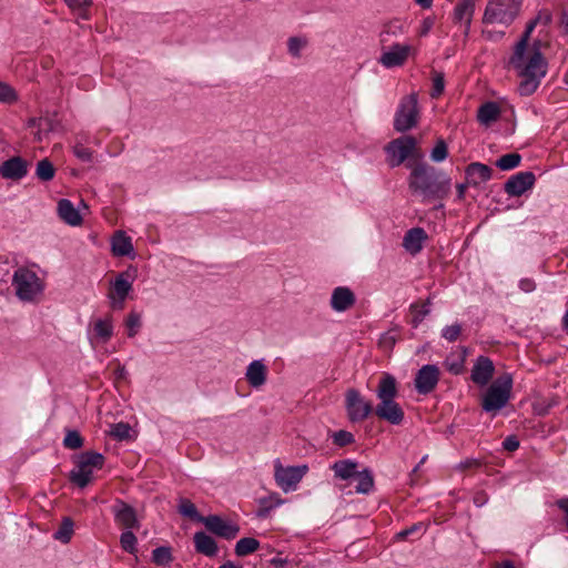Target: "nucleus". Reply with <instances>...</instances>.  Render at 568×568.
<instances>
[{
	"mask_svg": "<svg viewBox=\"0 0 568 568\" xmlns=\"http://www.w3.org/2000/svg\"><path fill=\"white\" fill-rule=\"evenodd\" d=\"M537 26V20H531L527 26H526V30L525 32L523 33L521 38L519 39V41L516 43L515 48H514V51H525V50H530V48L528 47V41H529V38H530V34L531 32L534 31V29L536 28Z\"/></svg>",
	"mask_w": 568,
	"mask_h": 568,
	"instance_id": "37998d69",
	"label": "nucleus"
},
{
	"mask_svg": "<svg viewBox=\"0 0 568 568\" xmlns=\"http://www.w3.org/2000/svg\"><path fill=\"white\" fill-rule=\"evenodd\" d=\"M418 121V95L413 92L400 100L394 116V130L399 133L407 132L415 128Z\"/></svg>",
	"mask_w": 568,
	"mask_h": 568,
	"instance_id": "0eeeda50",
	"label": "nucleus"
},
{
	"mask_svg": "<svg viewBox=\"0 0 568 568\" xmlns=\"http://www.w3.org/2000/svg\"><path fill=\"white\" fill-rule=\"evenodd\" d=\"M260 547V541L252 537L241 538L235 545V554L239 557L247 556L256 551Z\"/></svg>",
	"mask_w": 568,
	"mask_h": 568,
	"instance_id": "72a5a7b5",
	"label": "nucleus"
},
{
	"mask_svg": "<svg viewBox=\"0 0 568 568\" xmlns=\"http://www.w3.org/2000/svg\"><path fill=\"white\" fill-rule=\"evenodd\" d=\"M28 163L20 156H13L0 165V174L4 179L20 180L27 175Z\"/></svg>",
	"mask_w": 568,
	"mask_h": 568,
	"instance_id": "aec40b11",
	"label": "nucleus"
},
{
	"mask_svg": "<svg viewBox=\"0 0 568 568\" xmlns=\"http://www.w3.org/2000/svg\"><path fill=\"white\" fill-rule=\"evenodd\" d=\"M131 426L128 423H116L112 425L110 435L118 440H125L130 438Z\"/></svg>",
	"mask_w": 568,
	"mask_h": 568,
	"instance_id": "79ce46f5",
	"label": "nucleus"
},
{
	"mask_svg": "<svg viewBox=\"0 0 568 568\" xmlns=\"http://www.w3.org/2000/svg\"><path fill=\"white\" fill-rule=\"evenodd\" d=\"M427 233L422 227H413L406 232L403 239L405 250L415 255L423 250V244L427 240Z\"/></svg>",
	"mask_w": 568,
	"mask_h": 568,
	"instance_id": "5701e85b",
	"label": "nucleus"
},
{
	"mask_svg": "<svg viewBox=\"0 0 568 568\" xmlns=\"http://www.w3.org/2000/svg\"><path fill=\"white\" fill-rule=\"evenodd\" d=\"M463 367H464V358H462L458 362H454V363L449 364L448 371L455 375H458L463 372Z\"/></svg>",
	"mask_w": 568,
	"mask_h": 568,
	"instance_id": "680f3d73",
	"label": "nucleus"
},
{
	"mask_svg": "<svg viewBox=\"0 0 568 568\" xmlns=\"http://www.w3.org/2000/svg\"><path fill=\"white\" fill-rule=\"evenodd\" d=\"M521 162V155L519 153L513 152L501 155L496 161V166L503 171H509L517 168Z\"/></svg>",
	"mask_w": 568,
	"mask_h": 568,
	"instance_id": "c9c22d12",
	"label": "nucleus"
},
{
	"mask_svg": "<svg viewBox=\"0 0 568 568\" xmlns=\"http://www.w3.org/2000/svg\"><path fill=\"white\" fill-rule=\"evenodd\" d=\"M397 394L395 377L388 373L383 374L376 389L379 403L374 408V414L390 425H400L405 417L403 408L395 400Z\"/></svg>",
	"mask_w": 568,
	"mask_h": 568,
	"instance_id": "7ed1b4c3",
	"label": "nucleus"
},
{
	"mask_svg": "<svg viewBox=\"0 0 568 568\" xmlns=\"http://www.w3.org/2000/svg\"><path fill=\"white\" fill-rule=\"evenodd\" d=\"M94 333L95 336L102 339L103 342H108L113 335V324L111 317L99 318L94 322Z\"/></svg>",
	"mask_w": 568,
	"mask_h": 568,
	"instance_id": "473e14b6",
	"label": "nucleus"
},
{
	"mask_svg": "<svg viewBox=\"0 0 568 568\" xmlns=\"http://www.w3.org/2000/svg\"><path fill=\"white\" fill-rule=\"evenodd\" d=\"M307 470V465L283 467L276 463L274 477L281 489L288 493L296 489Z\"/></svg>",
	"mask_w": 568,
	"mask_h": 568,
	"instance_id": "9d476101",
	"label": "nucleus"
},
{
	"mask_svg": "<svg viewBox=\"0 0 568 568\" xmlns=\"http://www.w3.org/2000/svg\"><path fill=\"white\" fill-rule=\"evenodd\" d=\"M9 277L8 263H0V282H7Z\"/></svg>",
	"mask_w": 568,
	"mask_h": 568,
	"instance_id": "338daca9",
	"label": "nucleus"
},
{
	"mask_svg": "<svg viewBox=\"0 0 568 568\" xmlns=\"http://www.w3.org/2000/svg\"><path fill=\"white\" fill-rule=\"evenodd\" d=\"M557 506L566 514L565 524L568 528V497L557 500Z\"/></svg>",
	"mask_w": 568,
	"mask_h": 568,
	"instance_id": "e2e57ef3",
	"label": "nucleus"
},
{
	"mask_svg": "<svg viewBox=\"0 0 568 568\" xmlns=\"http://www.w3.org/2000/svg\"><path fill=\"white\" fill-rule=\"evenodd\" d=\"M535 174L530 171L518 172L505 183V192L509 196H520L535 184Z\"/></svg>",
	"mask_w": 568,
	"mask_h": 568,
	"instance_id": "f3484780",
	"label": "nucleus"
},
{
	"mask_svg": "<svg viewBox=\"0 0 568 568\" xmlns=\"http://www.w3.org/2000/svg\"><path fill=\"white\" fill-rule=\"evenodd\" d=\"M195 550L207 557H214L217 552V544L213 537L204 531H197L193 537Z\"/></svg>",
	"mask_w": 568,
	"mask_h": 568,
	"instance_id": "393cba45",
	"label": "nucleus"
},
{
	"mask_svg": "<svg viewBox=\"0 0 568 568\" xmlns=\"http://www.w3.org/2000/svg\"><path fill=\"white\" fill-rule=\"evenodd\" d=\"M73 153L82 162H91L93 158L92 151L82 144H77L73 148Z\"/></svg>",
	"mask_w": 568,
	"mask_h": 568,
	"instance_id": "3c124183",
	"label": "nucleus"
},
{
	"mask_svg": "<svg viewBox=\"0 0 568 568\" xmlns=\"http://www.w3.org/2000/svg\"><path fill=\"white\" fill-rule=\"evenodd\" d=\"M136 537L131 529H125L120 536V544L124 551L134 555L136 552Z\"/></svg>",
	"mask_w": 568,
	"mask_h": 568,
	"instance_id": "58836bf2",
	"label": "nucleus"
},
{
	"mask_svg": "<svg viewBox=\"0 0 568 568\" xmlns=\"http://www.w3.org/2000/svg\"><path fill=\"white\" fill-rule=\"evenodd\" d=\"M111 510L114 516V521L124 529L140 527L135 509L125 501L116 499Z\"/></svg>",
	"mask_w": 568,
	"mask_h": 568,
	"instance_id": "dca6fc26",
	"label": "nucleus"
},
{
	"mask_svg": "<svg viewBox=\"0 0 568 568\" xmlns=\"http://www.w3.org/2000/svg\"><path fill=\"white\" fill-rule=\"evenodd\" d=\"M55 169L49 159H42L37 163L36 175L39 180L48 182L54 178Z\"/></svg>",
	"mask_w": 568,
	"mask_h": 568,
	"instance_id": "f704fd0d",
	"label": "nucleus"
},
{
	"mask_svg": "<svg viewBox=\"0 0 568 568\" xmlns=\"http://www.w3.org/2000/svg\"><path fill=\"white\" fill-rule=\"evenodd\" d=\"M513 389V376L508 373L497 377L483 396L481 407L487 413H497L503 409L510 399Z\"/></svg>",
	"mask_w": 568,
	"mask_h": 568,
	"instance_id": "39448f33",
	"label": "nucleus"
},
{
	"mask_svg": "<svg viewBox=\"0 0 568 568\" xmlns=\"http://www.w3.org/2000/svg\"><path fill=\"white\" fill-rule=\"evenodd\" d=\"M152 561L158 566H169L173 561L170 547L161 546L152 551Z\"/></svg>",
	"mask_w": 568,
	"mask_h": 568,
	"instance_id": "4c0bfd02",
	"label": "nucleus"
},
{
	"mask_svg": "<svg viewBox=\"0 0 568 568\" xmlns=\"http://www.w3.org/2000/svg\"><path fill=\"white\" fill-rule=\"evenodd\" d=\"M63 445L69 449H79L83 446V438L78 430L69 429L63 439Z\"/></svg>",
	"mask_w": 568,
	"mask_h": 568,
	"instance_id": "ea45409f",
	"label": "nucleus"
},
{
	"mask_svg": "<svg viewBox=\"0 0 568 568\" xmlns=\"http://www.w3.org/2000/svg\"><path fill=\"white\" fill-rule=\"evenodd\" d=\"M356 303L354 292L347 286H337L333 290L329 305L338 313L345 312Z\"/></svg>",
	"mask_w": 568,
	"mask_h": 568,
	"instance_id": "6ab92c4d",
	"label": "nucleus"
},
{
	"mask_svg": "<svg viewBox=\"0 0 568 568\" xmlns=\"http://www.w3.org/2000/svg\"><path fill=\"white\" fill-rule=\"evenodd\" d=\"M276 506L273 504L271 499L263 498L261 499V507L257 510V517L265 518L268 516L270 511Z\"/></svg>",
	"mask_w": 568,
	"mask_h": 568,
	"instance_id": "5fc2aeb1",
	"label": "nucleus"
},
{
	"mask_svg": "<svg viewBox=\"0 0 568 568\" xmlns=\"http://www.w3.org/2000/svg\"><path fill=\"white\" fill-rule=\"evenodd\" d=\"M495 366L493 361L484 355L476 358L471 368L470 379L479 386L487 385L493 378Z\"/></svg>",
	"mask_w": 568,
	"mask_h": 568,
	"instance_id": "a211bd4d",
	"label": "nucleus"
},
{
	"mask_svg": "<svg viewBox=\"0 0 568 568\" xmlns=\"http://www.w3.org/2000/svg\"><path fill=\"white\" fill-rule=\"evenodd\" d=\"M508 65L521 78L518 92L523 97L531 95L538 89L548 68V63L537 44L532 45L530 50L514 51Z\"/></svg>",
	"mask_w": 568,
	"mask_h": 568,
	"instance_id": "f03ea898",
	"label": "nucleus"
},
{
	"mask_svg": "<svg viewBox=\"0 0 568 568\" xmlns=\"http://www.w3.org/2000/svg\"><path fill=\"white\" fill-rule=\"evenodd\" d=\"M408 187L413 194L422 196L423 202L443 201L447 197L452 180L444 171L425 162L408 164Z\"/></svg>",
	"mask_w": 568,
	"mask_h": 568,
	"instance_id": "f257e3e1",
	"label": "nucleus"
},
{
	"mask_svg": "<svg viewBox=\"0 0 568 568\" xmlns=\"http://www.w3.org/2000/svg\"><path fill=\"white\" fill-rule=\"evenodd\" d=\"M17 100L14 90L7 83L0 82V102L11 103Z\"/></svg>",
	"mask_w": 568,
	"mask_h": 568,
	"instance_id": "09e8293b",
	"label": "nucleus"
},
{
	"mask_svg": "<svg viewBox=\"0 0 568 568\" xmlns=\"http://www.w3.org/2000/svg\"><path fill=\"white\" fill-rule=\"evenodd\" d=\"M474 11L475 0H459L454 10L455 20L459 22L465 20L467 28H469Z\"/></svg>",
	"mask_w": 568,
	"mask_h": 568,
	"instance_id": "c85d7f7f",
	"label": "nucleus"
},
{
	"mask_svg": "<svg viewBox=\"0 0 568 568\" xmlns=\"http://www.w3.org/2000/svg\"><path fill=\"white\" fill-rule=\"evenodd\" d=\"M523 0H488L481 22L508 28L519 16Z\"/></svg>",
	"mask_w": 568,
	"mask_h": 568,
	"instance_id": "20e7f679",
	"label": "nucleus"
},
{
	"mask_svg": "<svg viewBox=\"0 0 568 568\" xmlns=\"http://www.w3.org/2000/svg\"><path fill=\"white\" fill-rule=\"evenodd\" d=\"M379 343L384 346L393 347L396 343V336L388 332L381 337Z\"/></svg>",
	"mask_w": 568,
	"mask_h": 568,
	"instance_id": "052dcab7",
	"label": "nucleus"
},
{
	"mask_svg": "<svg viewBox=\"0 0 568 568\" xmlns=\"http://www.w3.org/2000/svg\"><path fill=\"white\" fill-rule=\"evenodd\" d=\"M358 464L352 459L337 460L332 465V469L336 477L347 480L357 473Z\"/></svg>",
	"mask_w": 568,
	"mask_h": 568,
	"instance_id": "cd10ccee",
	"label": "nucleus"
},
{
	"mask_svg": "<svg viewBox=\"0 0 568 568\" xmlns=\"http://www.w3.org/2000/svg\"><path fill=\"white\" fill-rule=\"evenodd\" d=\"M519 287L525 293H530L536 288V283L531 278H523L519 282Z\"/></svg>",
	"mask_w": 568,
	"mask_h": 568,
	"instance_id": "13d9d810",
	"label": "nucleus"
},
{
	"mask_svg": "<svg viewBox=\"0 0 568 568\" xmlns=\"http://www.w3.org/2000/svg\"><path fill=\"white\" fill-rule=\"evenodd\" d=\"M354 477L357 479V486L355 487L356 493L366 495L372 491L374 477L368 468H364L361 471L357 470Z\"/></svg>",
	"mask_w": 568,
	"mask_h": 568,
	"instance_id": "7c9ffc66",
	"label": "nucleus"
},
{
	"mask_svg": "<svg viewBox=\"0 0 568 568\" xmlns=\"http://www.w3.org/2000/svg\"><path fill=\"white\" fill-rule=\"evenodd\" d=\"M416 143V139L412 135H403L390 141L386 146L389 165L392 168L400 165L413 153Z\"/></svg>",
	"mask_w": 568,
	"mask_h": 568,
	"instance_id": "f8f14e48",
	"label": "nucleus"
},
{
	"mask_svg": "<svg viewBox=\"0 0 568 568\" xmlns=\"http://www.w3.org/2000/svg\"><path fill=\"white\" fill-rule=\"evenodd\" d=\"M345 408L347 417L352 423L363 422L374 413L372 403L365 399L361 392L355 388H349L346 392Z\"/></svg>",
	"mask_w": 568,
	"mask_h": 568,
	"instance_id": "1a4fd4ad",
	"label": "nucleus"
},
{
	"mask_svg": "<svg viewBox=\"0 0 568 568\" xmlns=\"http://www.w3.org/2000/svg\"><path fill=\"white\" fill-rule=\"evenodd\" d=\"M422 528V523H418V524H414L412 525L410 527L406 528V529H403L400 530L396 537L398 539H405L406 537H408L409 535H413L414 532H416L417 530H419Z\"/></svg>",
	"mask_w": 568,
	"mask_h": 568,
	"instance_id": "4d7b16f0",
	"label": "nucleus"
},
{
	"mask_svg": "<svg viewBox=\"0 0 568 568\" xmlns=\"http://www.w3.org/2000/svg\"><path fill=\"white\" fill-rule=\"evenodd\" d=\"M179 513L194 521L203 524L206 517L199 514L195 505L187 498H180L178 505Z\"/></svg>",
	"mask_w": 568,
	"mask_h": 568,
	"instance_id": "2f4dec72",
	"label": "nucleus"
},
{
	"mask_svg": "<svg viewBox=\"0 0 568 568\" xmlns=\"http://www.w3.org/2000/svg\"><path fill=\"white\" fill-rule=\"evenodd\" d=\"M65 4L73 10H88L92 6V0H63Z\"/></svg>",
	"mask_w": 568,
	"mask_h": 568,
	"instance_id": "864d4df0",
	"label": "nucleus"
},
{
	"mask_svg": "<svg viewBox=\"0 0 568 568\" xmlns=\"http://www.w3.org/2000/svg\"><path fill=\"white\" fill-rule=\"evenodd\" d=\"M305 44H306L305 40L297 38V37H292L288 39V42H287L288 52L293 57L298 58L301 55V50L305 47Z\"/></svg>",
	"mask_w": 568,
	"mask_h": 568,
	"instance_id": "de8ad7c7",
	"label": "nucleus"
},
{
	"mask_svg": "<svg viewBox=\"0 0 568 568\" xmlns=\"http://www.w3.org/2000/svg\"><path fill=\"white\" fill-rule=\"evenodd\" d=\"M480 464L477 459H466L464 462H460V464L458 465V467L460 469H468V468H471V467H478Z\"/></svg>",
	"mask_w": 568,
	"mask_h": 568,
	"instance_id": "0e129e2a",
	"label": "nucleus"
},
{
	"mask_svg": "<svg viewBox=\"0 0 568 568\" xmlns=\"http://www.w3.org/2000/svg\"><path fill=\"white\" fill-rule=\"evenodd\" d=\"M465 174L467 184L476 186L480 183L490 180L493 175V170L490 166L483 164L480 162H473L467 165Z\"/></svg>",
	"mask_w": 568,
	"mask_h": 568,
	"instance_id": "412c9836",
	"label": "nucleus"
},
{
	"mask_svg": "<svg viewBox=\"0 0 568 568\" xmlns=\"http://www.w3.org/2000/svg\"><path fill=\"white\" fill-rule=\"evenodd\" d=\"M432 300L428 297L423 304L413 303L409 306V311L413 315L410 324L414 328H417L419 324L430 314Z\"/></svg>",
	"mask_w": 568,
	"mask_h": 568,
	"instance_id": "c756f323",
	"label": "nucleus"
},
{
	"mask_svg": "<svg viewBox=\"0 0 568 568\" xmlns=\"http://www.w3.org/2000/svg\"><path fill=\"white\" fill-rule=\"evenodd\" d=\"M460 334L462 325L459 323L447 325L442 329V337L450 343L457 341Z\"/></svg>",
	"mask_w": 568,
	"mask_h": 568,
	"instance_id": "a18cd8bd",
	"label": "nucleus"
},
{
	"mask_svg": "<svg viewBox=\"0 0 568 568\" xmlns=\"http://www.w3.org/2000/svg\"><path fill=\"white\" fill-rule=\"evenodd\" d=\"M444 75L442 73H437L433 79V88L430 92L432 98H438L444 92Z\"/></svg>",
	"mask_w": 568,
	"mask_h": 568,
	"instance_id": "8fccbe9b",
	"label": "nucleus"
},
{
	"mask_svg": "<svg viewBox=\"0 0 568 568\" xmlns=\"http://www.w3.org/2000/svg\"><path fill=\"white\" fill-rule=\"evenodd\" d=\"M131 291L132 281L130 280V274L128 272L119 273L114 281L110 283V290L106 295L111 308L116 311L123 310L125 300Z\"/></svg>",
	"mask_w": 568,
	"mask_h": 568,
	"instance_id": "9b49d317",
	"label": "nucleus"
},
{
	"mask_svg": "<svg viewBox=\"0 0 568 568\" xmlns=\"http://www.w3.org/2000/svg\"><path fill=\"white\" fill-rule=\"evenodd\" d=\"M128 336L134 337L141 327V315L136 312H130L125 320Z\"/></svg>",
	"mask_w": 568,
	"mask_h": 568,
	"instance_id": "a19ab883",
	"label": "nucleus"
},
{
	"mask_svg": "<svg viewBox=\"0 0 568 568\" xmlns=\"http://www.w3.org/2000/svg\"><path fill=\"white\" fill-rule=\"evenodd\" d=\"M73 534V521L70 517H64L59 529L53 534L54 539L67 544Z\"/></svg>",
	"mask_w": 568,
	"mask_h": 568,
	"instance_id": "e433bc0d",
	"label": "nucleus"
},
{
	"mask_svg": "<svg viewBox=\"0 0 568 568\" xmlns=\"http://www.w3.org/2000/svg\"><path fill=\"white\" fill-rule=\"evenodd\" d=\"M413 48L409 44L394 43L388 49H384L378 62L387 68L402 67L407 61Z\"/></svg>",
	"mask_w": 568,
	"mask_h": 568,
	"instance_id": "4468645a",
	"label": "nucleus"
},
{
	"mask_svg": "<svg viewBox=\"0 0 568 568\" xmlns=\"http://www.w3.org/2000/svg\"><path fill=\"white\" fill-rule=\"evenodd\" d=\"M503 447L505 450L515 452L519 448V440L515 435H510L504 439Z\"/></svg>",
	"mask_w": 568,
	"mask_h": 568,
	"instance_id": "6e6d98bb",
	"label": "nucleus"
},
{
	"mask_svg": "<svg viewBox=\"0 0 568 568\" xmlns=\"http://www.w3.org/2000/svg\"><path fill=\"white\" fill-rule=\"evenodd\" d=\"M535 20H537V23L548 24L551 21V14L548 11H540Z\"/></svg>",
	"mask_w": 568,
	"mask_h": 568,
	"instance_id": "69168bd1",
	"label": "nucleus"
},
{
	"mask_svg": "<svg viewBox=\"0 0 568 568\" xmlns=\"http://www.w3.org/2000/svg\"><path fill=\"white\" fill-rule=\"evenodd\" d=\"M203 525L212 534L226 540L234 539L240 532V526L231 521H225L217 515H210L203 521Z\"/></svg>",
	"mask_w": 568,
	"mask_h": 568,
	"instance_id": "2eb2a0df",
	"label": "nucleus"
},
{
	"mask_svg": "<svg viewBox=\"0 0 568 568\" xmlns=\"http://www.w3.org/2000/svg\"><path fill=\"white\" fill-rule=\"evenodd\" d=\"M561 327L564 332L568 333V308L561 318Z\"/></svg>",
	"mask_w": 568,
	"mask_h": 568,
	"instance_id": "774afa93",
	"label": "nucleus"
},
{
	"mask_svg": "<svg viewBox=\"0 0 568 568\" xmlns=\"http://www.w3.org/2000/svg\"><path fill=\"white\" fill-rule=\"evenodd\" d=\"M354 442V435L347 430L341 429L333 434V443L339 447L353 444Z\"/></svg>",
	"mask_w": 568,
	"mask_h": 568,
	"instance_id": "49530a36",
	"label": "nucleus"
},
{
	"mask_svg": "<svg viewBox=\"0 0 568 568\" xmlns=\"http://www.w3.org/2000/svg\"><path fill=\"white\" fill-rule=\"evenodd\" d=\"M500 115V108L496 102L489 101L481 104L477 111V121L488 126L497 121Z\"/></svg>",
	"mask_w": 568,
	"mask_h": 568,
	"instance_id": "bb28decb",
	"label": "nucleus"
},
{
	"mask_svg": "<svg viewBox=\"0 0 568 568\" xmlns=\"http://www.w3.org/2000/svg\"><path fill=\"white\" fill-rule=\"evenodd\" d=\"M473 500L476 507H483L488 501V496L485 491H478L475 494Z\"/></svg>",
	"mask_w": 568,
	"mask_h": 568,
	"instance_id": "bf43d9fd",
	"label": "nucleus"
},
{
	"mask_svg": "<svg viewBox=\"0 0 568 568\" xmlns=\"http://www.w3.org/2000/svg\"><path fill=\"white\" fill-rule=\"evenodd\" d=\"M481 34L486 40L497 42L504 38L506 32L505 30L489 29L488 26H485Z\"/></svg>",
	"mask_w": 568,
	"mask_h": 568,
	"instance_id": "603ef678",
	"label": "nucleus"
},
{
	"mask_svg": "<svg viewBox=\"0 0 568 568\" xmlns=\"http://www.w3.org/2000/svg\"><path fill=\"white\" fill-rule=\"evenodd\" d=\"M16 295L23 302H32L43 291L42 283L36 272L19 267L12 276Z\"/></svg>",
	"mask_w": 568,
	"mask_h": 568,
	"instance_id": "423d86ee",
	"label": "nucleus"
},
{
	"mask_svg": "<svg viewBox=\"0 0 568 568\" xmlns=\"http://www.w3.org/2000/svg\"><path fill=\"white\" fill-rule=\"evenodd\" d=\"M439 376L440 372L436 365L427 364L422 366L414 379L416 392L422 395L432 393L439 382Z\"/></svg>",
	"mask_w": 568,
	"mask_h": 568,
	"instance_id": "ddd939ff",
	"label": "nucleus"
},
{
	"mask_svg": "<svg viewBox=\"0 0 568 568\" xmlns=\"http://www.w3.org/2000/svg\"><path fill=\"white\" fill-rule=\"evenodd\" d=\"M112 253L115 256H130L133 254L131 237L123 231H118L112 239Z\"/></svg>",
	"mask_w": 568,
	"mask_h": 568,
	"instance_id": "a878e982",
	"label": "nucleus"
},
{
	"mask_svg": "<svg viewBox=\"0 0 568 568\" xmlns=\"http://www.w3.org/2000/svg\"><path fill=\"white\" fill-rule=\"evenodd\" d=\"M104 456L95 452H85L80 455L77 467L70 473V480L80 488H84L92 479L93 469H101Z\"/></svg>",
	"mask_w": 568,
	"mask_h": 568,
	"instance_id": "6e6552de",
	"label": "nucleus"
},
{
	"mask_svg": "<svg viewBox=\"0 0 568 568\" xmlns=\"http://www.w3.org/2000/svg\"><path fill=\"white\" fill-rule=\"evenodd\" d=\"M58 214L69 225L77 226L82 223L79 211L70 200L62 199L58 202Z\"/></svg>",
	"mask_w": 568,
	"mask_h": 568,
	"instance_id": "b1692460",
	"label": "nucleus"
},
{
	"mask_svg": "<svg viewBox=\"0 0 568 568\" xmlns=\"http://www.w3.org/2000/svg\"><path fill=\"white\" fill-rule=\"evenodd\" d=\"M245 378L254 388L263 386L267 379V367L263 361L255 359L251 362L246 368Z\"/></svg>",
	"mask_w": 568,
	"mask_h": 568,
	"instance_id": "4be33fe9",
	"label": "nucleus"
},
{
	"mask_svg": "<svg viewBox=\"0 0 568 568\" xmlns=\"http://www.w3.org/2000/svg\"><path fill=\"white\" fill-rule=\"evenodd\" d=\"M448 156L447 144L443 139L438 140L435 148L432 150L430 159L434 162H443Z\"/></svg>",
	"mask_w": 568,
	"mask_h": 568,
	"instance_id": "c03bdc74",
	"label": "nucleus"
}]
</instances>
